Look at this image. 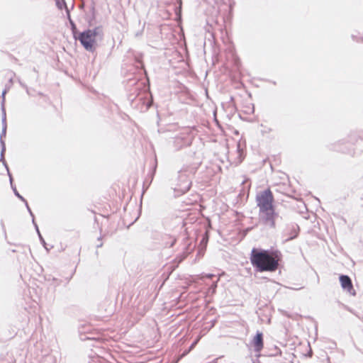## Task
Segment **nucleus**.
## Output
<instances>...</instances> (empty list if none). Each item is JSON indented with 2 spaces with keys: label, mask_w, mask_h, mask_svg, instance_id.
<instances>
[{
  "label": "nucleus",
  "mask_w": 363,
  "mask_h": 363,
  "mask_svg": "<svg viewBox=\"0 0 363 363\" xmlns=\"http://www.w3.org/2000/svg\"><path fill=\"white\" fill-rule=\"evenodd\" d=\"M252 345L256 352H260L264 347L263 335L261 332H257L252 340Z\"/></svg>",
  "instance_id": "5"
},
{
  "label": "nucleus",
  "mask_w": 363,
  "mask_h": 363,
  "mask_svg": "<svg viewBox=\"0 0 363 363\" xmlns=\"http://www.w3.org/2000/svg\"><path fill=\"white\" fill-rule=\"evenodd\" d=\"M250 259L252 265L258 272H275L279 267L280 253L278 251L269 252L253 248Z\"/></svg>",
  "instance_id": "2"
},
{
  "label": "nucleus",
  "mask_w": 363,
  "mask_h": 363,
  "mask_svg": "<svg viewBox=\"0 0 363 363\" xmlns=\"http://www.w3.org/2000/svg\"><path fill=\"white\" fill-rule=\"evenodd\" d=\"M255 201L259 208L262 222L271 228H274L278 215L275 211L274 196L271 189L268 188L258 192L255 196Z\"/></svg>",
  "instance_id": "1"
},
{
  "label": "nucleus",
  "mask_w": 363,
  "mask_h": 363,
  "mask_svg": "<svg viewBox=\"0 0 363 363\" xmlns=\"http://www.w3.org/2000/svg\"><path fill=\"white\" fill-rule=\"evenodd\" d=\"M166 238H167V237ZM168 239H169L170 241L169 242L165 243V247H167V246L172 247L176 242V240L174 238H171V237H168Z\"/></svg>",
  "instance_id": "6"
},
{
  "label": "nucleus",
  "mask_w": 363,
  "mask_h": 363,
  "mask_svg": "<svg viewBox=\"0 0 363 363\" xmlns=\"http://www.w3.org/2000/svg\"><path fill=\"white\" fill-rule=\"evenodd\" d=\"M340 282L342 288L347 291L352 296L356 295V291L353 287V284L351 279L347 275L340 276Z\"/></svg>",
  "instance_id": "4"
},
{
  "label": "nucleus",
  "mask_w": 363,
  "mask_h": 363,
  "mask_svg": "<svg viewBox=\"0 0 363 363\" xmlns=\"http://www.w3.org/2000/svg\"><path fill=\"white\" fill-rule=\"evenodd\" d=\"M199 338L191 345V346L190 347V349H192L195 347V345L197 344V342H199Z\"/></svg>",
  "instance_id": "7"
},
{
  "label": "nucleus",
  "mask_w": 363,
  "mask_h": 363,
  "mask_svg": "<svg viewBox=\"0 0 363 363\" xmlns=\"http://www.w3.org/2000/svg\"><path fill=\"white\" fill-rule=\"evenodd\" d=\"M96 36V29H89L79 33L76 39L80 41L81 44L86 50L93 51L95 49Z\"/></svg>",
  "instance_id": "3"
}]
</instances>
